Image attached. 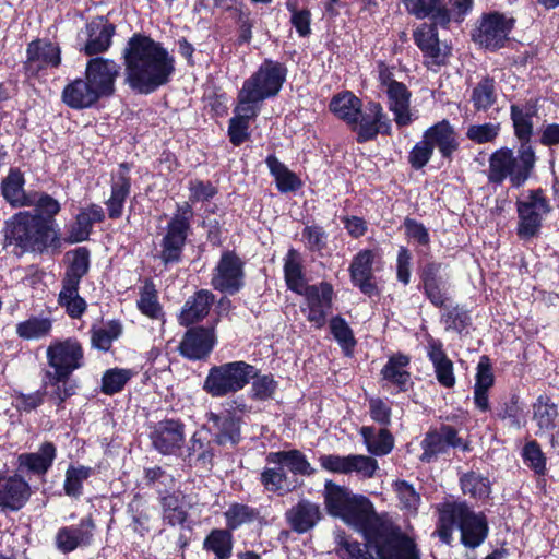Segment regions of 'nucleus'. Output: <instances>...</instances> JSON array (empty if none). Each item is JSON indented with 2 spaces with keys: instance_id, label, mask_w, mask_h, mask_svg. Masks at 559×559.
<instances>
[{
  "instance_id": "1",
  "label": "nucleus",
  "mask_w": 559,
  "mask_h": 559,
  "mask_svg": "<svg viewBox=\"0 0 559 559\" xmlns=\"http://www.w3.org/2000/svg\"><path fill=\"white\" fill-rule=\"evenodd\" d=\"M122 56L126 82L141 94H150L167 84L175 71L174 58L147 36L133 35Z\"/></svg>"
},
{
  "instance_id": "2",
  "label": "nucleus",
  "mask_w": 559,
  "mask_h": 559,
  "mask_svg": "<svg viewBox=\"0 0 559 559\" xmlns=\"http://www.w3.org/2000/svg\"><path fill=\"white\" fill-rule=\"evenodd\" d=\"M4 237L23 251L57 252L61 248L59 230L53 221L31 211L19 212L5 221Z\"/></svg>"
},
{
  "instance_id": "3",
  "label": "nucleus",
  "mask_w": 559,
  "mask_h": 559,
  "mask_svg": "<svg viewBox=\"0 0 559 559\" xmlns=\"http://www.w3.org/2000/svg\"><path fill=\"white\" fill-rule=\"evenodd\" d=\"M454 527L461 532V543L472 549L479 547L489 532L484 513L473 511L465 502H448L440 508L437 534L443 543H451Z\"/></svg>"
},
{
  "instance_id": "4",
  "label": "nucleus",
  "mask_w": 559,
  "mask_h": 559,
  "mask_svg": "<svg viewBox=\"0 0 559 559\" xmlns=\"http://www.w3.org/2000/svg\"><path fill=\"white\" fill-rule=\"evenodd\" d=\"M361 535L379 559H420L415 540L388 519L376 515Z\"/></svg>"
},
{
  "instance_id": "5",
  "label": "nucleus",
  "mask_w": 559,
  "mask_h": 559,
  "mask_svg": "<svg viewBox=\"0 0 559 559\" xmlns=\"http://www.w3.org/2000/svg\"><path fill=\"white\" fill-rule=\"evenodd\" d=\"M323 497L329 514L341 518L360 534L377 515L367 498L354 496L347 488L332 480L325 481Z\"/></svg>"
},
{
  "instance_id": "6",
  "label": "nucleus",
  "mask_w": 559,
  "mask_h": 559,
  "mask_svg": "<svg viewBox=\"0 0 559 559\" xmlns=\"http://www.w3.org/2000/svg\"><path fill=\"white\" fill-rule=\"evenodd\" d=\"M534 165L535 154L530 144L523 143L516 153L502 147L489 158L488 180L500 185L509 179L512 187L519 188L528 179Z\"/></svg>"
},
{
  "instance_id": "7",
  "label": "nucleus",
  "mask_w": 559,
  "mask_h": 559,
  "mask_svg": "<svg viewBox=\"0 0 559 559\" xmlns=\"http://www.w3.org/2000/svg\"><path fill=\"white\" fill-rule=\"evenodd\" d=\"M254 376L255 368L245 361L226 362L209 370L203 389L213 397H223L242 390Z\"/></svg>"
},
{
  "instance_id": "8",
  "label": "nucleus",
  "mask_w": 559,
  "mask_h": 559,
  "mask_svg": "<svg viewBox=\"0 0 559 559\" xmlns=\"http://www.w3.org/2000/svg\"><path fill=\"white\" fill-rule=\"evenodd\" d=\"M285 76L286 70L281 63L266 60L252 76L245 81L238 97L260 108L264 99L280 92Z\"/></svg>"
},
{
  "instance_id": "9",
  "label": "nucleus",
  "mask_w": 559,
  "mask_h": 559,
  "mask_svg": "<svg viewBox=\"0 0 559 559\" xmlns=\"http://www.w3.org/2000/svg\"><path fill=\"white\" fill-rule=\"evenodd\" d=\"M192 216V207L188 202L177 204L176 213L168 223L162 241L160 259L164 263H174L180 260Z\"/></svg>"
},
{
  "instance_id": "10",
  "label": "nucleus",
  "mask_w": 559,
  "mask_h": 559,
  "mask_svg": "<svg viewBox=\"0 0 559 559\" xmlns=\"http://www.w3.org/2000/svg\"><path fill=\"white\" fill-rule=\"evenodd\" d=\"M46 358L49 369L57 376H71L84 365V352L81 343L75 338L53 341L46 349Z\"/></svg>"
},
{
  "instance_id": "11",
  "label": "nucleus",
  "mask_w": 559,
  "mask_h": 559,
  "mask_svg": "<svg viewBox=\"0 0 559 559\" xmlns=\"http://www.w3.org/2000/svg\"><path fill=\"white\" fill-rule=\"evenodd\" d=\"M512 28V19L499 13H490L481 19L473 34V39L486 49L496 50L504 46Z\"/></svg>"
},
{
  "instance_id": "12",
  "label": "nucleus",
  "mask_w": 559,
  "mask_h": 559,
  "mask_svg": "<svg viewBox=\"0 0 559 559\" xmlns=\"http://www.w3.org/2000/svg\"><path fill=\"white\" fill-rule=\"evenodd\" d=\"M302 295L305 296V306H301L302 313L316 329H321L324 326L326 316L332 307V285L326 282L311 285Z\"/></svg>"
},
{
  "instance_id": "13",
  "label": "nucleus",
  "mask_w": 559,
  "mask_h": 559,
  "mask_svg": "<svg viewBox=\"0 0 559 559\" xmlns=\"http://www.w3.org/2000/svg\"><path fill=\"white\" fill-rule=\"evenodd\" d=\"M211 284L222 293H237L243 284V263L240 258L231 251L224 252L214 269Z\"/></svg>"
},
{
  "instance_id": "14",
  "label": "nucleus",
  "mask_w": 559,
  "mask_h": 559,
  "mask_svg": "<svg viewBox=\"0 0 559 559\" xmlns=\"http://www.w3.org/2000/svg\"><path fill=\"white\" fill-rule=\"evenodd\" d=\"M549 212V205L540 192H531L525 199L518 201L519 227L521 238L533 237L539 229L542 219Z\"/></svg>"
},
{
  "instance_id": "15",
  "label": "nucleus",
  "mask_w": 559,
  "mask_h": 559,
  "mask_svg": "<svg viewBox=\"0 0 559 559\" xmlns=\"http://www.w3.org/2000/svg\"><path fill=\"white\" fill-rule=\"evenodd\" d=\"M416 46L424 56L425 64L432 69L445 64L450 47L438 38L437 28L432 24H421L413 34Z\"/></svg>"
},
{
  "instance_id": "16",
  "label": "nucleus",
  "mask_w": 559,
  "mask_h": 559,
  "mask_svg": "<svg viewBox=\"0 0 559 559\" xmlns=\"http://www.w3.org/2000/svg\"><path fill=\"white\" fill-rule=\"evenodd\" d=\"M120 71L121 67L115 60L96 57L87 62L85 78L100 97H106L114 94Z\"/></svg>"
},
{
  "instance_id": "17",
  "label": "nucleus",
  "mask_w": 559,
  "mask_h": 559,
  "mask_svg": "<svg viewBox=\"0 0 559 559\" xmlns=\"http://www.w3.org/2000/svg\"><path fill=\"white\" fill-rule=\"evenodd\" d=\"M358 142L373 140L378 133H390L391 121L379 103L370 102L359 111L357 122L350 124Z\"/></svg>"
},
{
  "instance_id": "18",
  "label": "nucleus",
  "mask_w": 559,
  "mask_h": 559,
  "mask_svg": "<svg viewBox=\"0 0 559 559\" xmlns=\"http://www.w3.org/2000/svg\"><path fill=\"white\" fill-rule=\"evenodd\" d=\"M152 444L163 455H178L181 451L186 435L182 423L174 419L158 421L151 435Z\"/></svg>"
},
{
  "instance_id": "19",
  "label": "nucleus",
  "mask_w": 559,
  "mask_h": 559,
  "mask_svg": "<svg viewBox=\"0 0 559 559\" xmlns=\"http://www.w3.org/2000/svg\"><path fill=\"white\" fill-rule=\"evenodd\" d=\"M95 523L91 516L80 521L78 525L63 526L55 536L56 547L62 554H69L79 547L91 545L94 536Z\"/></svg>"
},
{
  "instance_id": "20",
  "label": "nucleus",
  "mask_w": 559,
  "mask_h": 559,
  "mask_svg": "<svg viewBox=\"0 0 559 559\" xmlns=\"http://www.w3.org/2000/svg\"><path fill=\"white\" fill-rule=\"evenodd\" d=\"M31 497V487L21 476H0V507L20 510Z\"/></svg>"
},
{
  "instance_id": "21",
  "label": "nucleus",
  "mask_w": 559,
  "mask_h": 559,
  "mask_svg": "<svg viewBox=\"0 0 559 559\" xmlns=\"http://www.w3.org/2000/svg\"><path fill=\"white\" fill-rule=\"evenodd\" d=\"M215 344L214 333L210 329L198 328L187 331L179 345L182 356L191 360L209 356Z\"/></svg>"
},
{
  "instance_id": "22",
  "label": "nucleus",
  "mask_w": 559,
  "mask_h": 559,
  "mask_svg": "<svg viewBox=\"0 0 559 559\" xmlns=\"http://www.w3.org/2000/svg\"><path fill=\"white\" fill-rule=\"evenodd\" d=\"M259 111V107L238 97L235 116L229 120L228 127V135L234 145H240L248 140L250 121L258 116Z\"/></svg>"
},
{
  "instance_id": "23",
  "label": "nucleus",
  "mask_w": 559,
  "mask_h": 559,
  "mask_svg": "<svg viewBox=\"0 0 559 559\" xmlns=\"http://www.w3.org/2000/svg\"><path fill=\"white\" fill-rule=\"evenodd\" d=\"M424 134L425 139H428L432 147H437L444 158H450L459 148L457 134L453 126L445 119L428 128Z\"/></svg>"
},
{
  "instance_id": "24",
  "label": "nucleus",
  "mask_w": 559,
  "mask_h": 559,
  "mask_svg": "<svg viewBox=\"0 0 559 559\" xmlns=\"http://www.w3.org/2000/svg\"><path fill=\"white\" fill-rule=\"evenodd\" d=\"M321 515L319 504L309 500H300L286 512V520L295 532L306 533L317 525Z\"/></svg>"
},
{
  "instance_id": "25",
  "label": "nucleus",
  "mask_w": 559,
  "mask_h": 559,
  "mask_svg": "<svg viewBox=\"0 0 559 559\" xmlns=\"http://www.w3.org/2000/svg\"><path fill=\"white\" fill-rule=\"evenodd\" d=\"M373 260L374 253L371 250H362L354 257L349 267L353 283L367 295H372L376 290L372 283Z\"/></svg>"
},
{
  "instance_id": "26",
  "label": "nucleus",
  "mask_w": 559,
  "mask_h": 559,
  "mask_svg": "<svg viewBox=\"0 0 559 559\" xmlns=\"http://www.w3.org/2000/svg\"><path fill=\"white\" fill-rule=\"evenodd\" d=\"M104 218L105 214L102 206L91 204L76 215L75 222L71 225L66 240L69 243L86 240L92 231L93 225L102 222Z\"/></svg>"
},
{
  "instance_id": "27",
  "label": "nucleus",
  "mask_w": 559,
  "mask_h": 559,
  "mask_svg": "<svg viewBox=\"0 0 559 559\" xmlns=\"http://www.w3.org/2000/svg\"><path fill=\"white\" fill-rule=\"evenodd\" d=\"M389 98V109L394 115V121L399 127L408 126L413 121L409 110L411 93L403 83H390L385 88Z\"/></svg>"
},
{
  "instance_id": "28",
  "label": "nucleus",
  "mask_w": 559,
  "mask_h": 559,
  "mask_svg": "<svg viewBox=\"0 0 559 559\" xmlns=\"http://www.w3.org/2000/svg\"><path fill=\"white\" fill-rule=\"evenodd\" d=\"M60 63V49L52 43L36 40L27 48L26 64L28 70L39 71L48 67H58Z\"/></svg>"
},
{
  "instance_id": "29",
  "label": "nucleus",
  "mask_w": 559,
  "mask_h": 559,
  "mask_svg": "<svg viewBox=\"0 0 559 559\" xmlns=\"http://www.w3.org/2000/svg\"><path fill=\"white\" fill-rule=\"evenodd\" d=\"M428 357L431 360L437 380L445 388H452L455 384L453 364L445 355L442 343L432 337L428 338Z\"/></svg>"
},
{
  "instance_id": "30",
  "label": "nucleus",
  "mask_w": 559,
  "mask_h": 559,
  "mask_svg": "<svg viewBox=\"0 0 559 559\" xmlns=\"http://www.w3.org/2000/svg\"><path fill=\"white\" fill-rule=\"evenodd\" d=\"M88 38L84 45L83 51L88 55H97L106 51L111 45V38L115 34V26L103 20L91 22L87 27Z\"/></svg>"
},
{
  "instance_id": "31",
  "label": "nucleus",
  "mask_w": 559,
  "mask_h": 559,
  "mask_svg": "<svg viewBox=\"0 0 559 559\" xmlns=\"http://www.w3.org/2000/svg\"><path fill=\"white\" fill-rule=\"evenodd\" d=\"M409 357L403 354L391 356L381 370L383 380L388 384L395 385L399 392L406 391L411 385V374L407 371Z\"/></svg>"
},
{
  "instance_id": "32",
  "label": "nucleus",
  "mask_w": 559,
  "mask_h": 559,
  "mask_svg": "<svg viewBox=\"0 0 559 559\" xmlns=\"http://www.w3.org/2000/svg\"><path fill=\"white\" fill-rule=\"evenodd\" d=\"M214 302V295L209 290H199L187 299L179 316L182 325H190L203 319Z\"/></svg>"
},
{
  "instance_id": "33",
  "label": "nucleus",
  "mask_w": 559,
  "mask_h": 559,
  "mask_svg": "<svg viewBox=\"0 0 559 559\" xmlns=\"http://www.w3.org/2000/svg\"><path fill=\"white\" fill-rule=\"evenodd\" d=\"M62 98L72 108H86L95 104L100 96L86 79H79L64 87Z\"/></svg>"
},
{
  "instance_id": "34",
  "label": "nucleus",
  "mask_w": 559,
  "mask_h": 559,
  "mask_svg": "<svg viewBox=\"0 0 559 559\" xmlns=\"http://www.w3.org/2000/svg\"><path fill=\"white\" fill-rule=\"evenodd\" d=\"M439 265L428 264L423 271V283L425 294L428 299L437 307L444 306L447 301V284L439 275Z\"/></svg>"
},
{
  "instance_id": "35",
  "label": "nucleus",
  "mask_w": 559,
  "mask_h": 559,
  "mask_svg": "<svg viewBox=\"0 0 559 559\" xmlns=\"http://www.w3.org/2000/svg\"><path fill=\"white\" fill-rule=\"evenodd\" d=\"M24 177L19 170H11L2 182V194L4 199L15 207L31 206L34 202L32 193L24 191Z\"/></svg>"
},
{
  "instance_id": "36",
  "label": "nucleus",
  "mask_w": 559,
  "mask_h": 559,
  "mask_svg": "<svg viewBox=\"0 0 559 559\" xmlns=\"http://www.w3.org/2000/svg\"><path fill=\"white\" fill-rule=\"evenodd\" d=\"M163 509V520L171 526L190 528L188 524V506L181 495H167L160 499Z\"/></svg>"
},
{
  "instance_id": "37",
  "label": "nucleus",
  "mask_w": 559,
  "mask_h": 559,
  "mask_svg": "<svg viewBox=\"0 0 559 559\" xmlns=\"http://www.w3.org/2000/svg\"><path fill=\"white\" fill-rule=\"evenodd\" d=\"M266 463L280 464L287 467L293 474L311 475L314 472L305 454L298 450L270 452Z\"/></svg>"
},
{
  "instance_id": "38",
  "label": "nucleus",
  "mask_w": 559,
  "mask_h": 559,
  "mask_svg": "<svg viewBox=\"0 0 559 559\" xmlns=\"http://www.w3.org/2000/svg\"><path fill=\"white\" fill-rule=\"evenodd\" d=\"M69 265L67 267L62 284L80 285L81 280L90 269V252L86 248L80 247L67 253Z\"/></svg>"
},
{
  "instance_id": "39",
  "label": "nucleus",
  "mask_w": 559,
  "mask_h": 559,
  "mask_svg": "<svg viewBox=\"0 0 559 559\" xmlns=\"http://www.w3.org/2000/svg\"><path fill=\"white\" fill-rule=\"evenodd\" d=\"M56 457V448L52 443H44L38 452L23 453L19 456L20 466L35 474H45Z\"/></svg>"
},
{
  "instance_id": "40",
  "label": "nucleus",
  "mask_w": 559,
  "mask_h": 559,
  "mask_svg": "<svg viewBox=\"0 0 559 559\" xmlns=\"http://www.w3.org/2000/svg\"><path fill=\"white\" fill-rule=\"evenodd\" d=\"M210 420L213 423L214 427L217 429L215 433V441L221 444H236L239 441L240 437V425L239 420L230 415L229 413H225L222 415L210 414Z\"/></svg>"
},
{
  "instance_id": "41",
  "label": "nucleus",
  "mask_w": 559,
  "mask_h": 559,
  "mask_svg": "<svg viewBox=\"0 0 559 559\" xmlns=\"http://www.w3.org/2000/svg\"><path fill=\"white\" fill-rule=\"evenodd\" d=\"M260 480L267 491L284 496L294 490L295 484L290 481L280 464H267L261 473Z\"/></svg>"
},
{
  "instance_id": "42",
  "label": "nucleus",
  "mask_w": 559,
  "mask_h": 559,
  "mask_svg": "<svg viewBox=\"0 0 559 559\" xmlns=\"http://www.w3.org/2000/svg\"><path fill=\"white\" fill-rule=\"evenodd\" d=\"M361 108V100L350 92L335 96L330 103L331 111L348 124L358 121Z\"/></svg>"
},
{
  "instance_id": "43",
  "label": "nucleus",
  "mask_w": 559,
  "mask_h": 559,
  "mask_svg": "<svg viewBox=\"0 0 559 559\" xmlns=\"http://www.w3.org/2000/svg\"><path fill=\"white\" fill-rule=\"evenodd\" d=\"M284 273L290 290L300 295L309 287L306 284L300 257L294 249H290L285 257Z\"/></svg>"
},
{
  "instance_id": "44",
  "label": "nucleus",
  "mask_w": 559,
  "mask_h": 559,
  "mask_svg": "<svg viewBox=\"0 0 559 559\" xmlns=\"http://www.w3.org/2000/svg\"><path fill=\"white\" fill-rule=\"evenodd\" d=\"M130 180L124 173H120L114 178L111 194L106 202L110 218H119L122 215L123 204L130 193Z\"/></svg>"
},
{
  "instance_id": "45",
  "label": "nucleus",
  "mask_w": 559,
  "mask_h": 559,
  "mask_svg": "<svg viewBox=\"0 0 559 559\" xmlns=\"http://www.w3.org/2000/svg\"><path fill=\"white\" fill-rule=\"evenodd\" d=\"M265 163L275 179L277 189L281 192L295 191L301 187V181L297 175L290 171L275 156H267Z\"/></svg>"
},
{
  "instance_id": "46",
  "label": "nucleus",
  "mask_w": 559,
  "mask_h": 559,
  "mask_svg": "<svg viewBox=\"0 0 559 559\" xmlns=\"http://www.w3.org/2000/svg\"><path fill=\"white\" fill-rule=\"evenodd\" d=\"M360 433L368 451L374 455H385L393 449V437L386 429L378 433L371 427H362Z\"/></svg>"
},
{
  "instance_id": "47",
  "label": "nucleus",
  "mask_w": 559,
  "mask_h": 559,
  "mask_svg": "<svg viewBox=\"0 0 559 559\" xmlns=\"http://www.w3.org/2000/svg\"><path fill=\"white\" fill-rule=\"evenodd\" d=\"M460 484L462 491L474 499H486L491 492L490 480L476 472L463 474L460 478Z\"/></svg>"
},
{
  "instance_id": "48",
  "label": "nucleus",
  "mask_w": 559,
  "mask_h": 559,
  "mask_svg": "<svg viewBox=\"0 0 559 559\" xmlns=\"http://www.w3.org/2000/svg\"><path fill=\"white\" fill-rule=\"evenodd\" d=\"M204 548L217 559H228L233 550V536L226 530H213L204 540Z\"/></svg>"
},
{
  "instance_id": "49",
  "label": "nucleus",
  "mask_w": 559,
  "mask_h": 559,
  "mask_svg": "<svg viewBox=\"0 0 559 559\" xmlns=\"http://www.w3.org/2000/svg\"><path fill=\"white\" fill-rule=\"evenodd\" d=\"M58 302L71 318H80L86 309L85 300L79 295V285L62 284Z\"/></svg>"
},
{
  "instance_id": "50",
  "label": "nucleus",
  "mask_w": 559,
  "mask_h": 559,
  "mask_svg": "<svg viewBox=\"0 0 559 559\" xmlns=\"http://www.w3.org/2000/svg\"><path fill=\"white\" fill-rule=\"evenodd\" d=\"M69 374L57 376L53 372L46 371L43 378V384L49 389V395L58 404L66 401L73 393V386L69 383Z\"/></svg>"
},
{
  "instance_id": "51",
  "label": "nucleus",
  "mask_w": 559,
  "mask_h": 559,
  "mask_svg": "<svg viewBox=\"0 0 559 559\" xmlns=\"http://www.w3.org/2000/svg\"><path fill=\"white\" fill-rule=\"evenodd\" d=\"M136 304L139 310L146 317L152 319H159L162 317V307L158 302L155 285L152 282L144 283Z\"/></svg>"
},
{
  "instance_id": "52",
  "label": "nucleus",
  "mask_w": 559,
  "mask_h": 559,
  "mask_svg": "<svg viewBox=\"0 0 559 559\" xmlns=\"http://www.w3.org/2000/svg\"><path fill=\"white\" fill-rule=\"evenodd\" d=\"M557 406L548 397L540 396L534 404V420L542 431H549L556 426Z\"/></svg>"
},
{
  "instance_id": "53",
  "label": "nucleus",
  "mask_w": 559,
  "mask_h": 559,
  "mask_svg": "<svg viewBox=\"0 0 559 559\" xmlns=\"http://www.w3.org/2000/svg\"><path fill=\"white\" fill-rule=\"evenodd\" d=\"M495 82L492 79L484 78L472 92L471 100L477 110H488L496 102Z\"/></svg>"
},
{
  "instance_id": "54",
  "label": "nucleus",
  "mask_w": 559,
  "mask_h": 559,
  "mask_svg": "<svg viewBox=\"0 0 559 559\" xmlns=\"http://www.w3.org/2000/svg\"><path fill=\"white\" fill-rule=\"evenodd\" d=\"M226 525L229 530H236L241 525L252 523L259 516V512L246 504L234 503L224 513Z\"/></svg>"
},
{
  "instance_id": "55",
  "label": "nucleus",
  "mask_w": 559,
  "mask_h": 559,
  "mask_svg": "<svg viewBox=\"0 0 559 559\" xmlns=\"http://www.w3.org/2000/svg\"><path fill=\"white\" fill-rule=\"evenodd\" d=\"M91 333L92 346L106 352L121 334V326L117 322H108L99 328H94Z\"/></svg>"
},
{
  "instance_id": "56",
  "label": "nucleus",
  "mask_w": 559,
  "mask_h": 559,
  "mask_svg": "<svg viewBox=\"0 0 559 559\" xmlns=\"http://www.w3.org/2000/svg\"><path fill=\"white\" fill-rule=\"evenodd\" d=\"M51 321L46 318L33 317L16 325V333L24 340L40 338L49 334Z\"/></svg>"
},
{
  "instance_id": "57",
  "label": "nucleus",
  "mask_w": 559,
  "mask_h": 559,
  "mask_svg": "<svg viewBox=\"0 0 559 559\" xmlns=\"http://www.w3.org/2000/svg\"><path fill=\"white\" fill-rule=\"evenodd\" d=\"M189 462L194 461L206 467L211 464L213 459V452L211 449L210 441L202 437L200 432H195L190 440V444L188 447V455Z\"/></svg>"
},
{
  "instance_id": "58",
  "label": "nucleus",
  "mask_w": 559,
  "mask_h": 559,
  "mask_svg": "<svg viewBox=\"0 0 559 559\" xmlns=\"http://www.w3.org/2000/svg\"><path fill=\"white\" fill-rule=\"evenodd\" d=\"M330 330L345 354L349 355L356 341L347 322L341 317H334L330 320Z\"/></svg>"
},
{
  "instance_id": "59",
  "label": "nucleus",
  "mask_w": 559,
  "mask_h": 559,
  "mask_svg": "<svg viewBox=\"0 0 559 559\" xmlns=\"http://www.w3.org/2000/svg\"><path fill=\"white\" fill-rule=\"evenodd\" d=\"M92 468L86 466H70L66 473L64 491L68 496L78 497L82 492L83 483L91 476Z\"/></svg>"
},
{
  "instance_id": "60",
  "label": "nucleus",
  "mask_w": 559,
  "mask_h": 559,
  "mask_svg": "<svg viewBox=\"0 0 559 559\" xmlns=\"http://www.w3.org/2000/svg\"><path fill=\"white\" fill-rule=\"evenodd\" d=\"M133 372L130 369L114 368L107 370L102 379V389L106 394H115L123 389L131 379Z\"/></svg>"
},
{
  "instance_id": "61",
  "label": "nucleus",
  "mask_w": 559,
  "mask_h": 559,
  "mask_svg": "<svg viewBox=\"0 0 559 559\" xmlns=\"http://www.w3.org/2000/svg\"><path fill=\"white\" fill-rule=\"evenodd\" d=\"M335 539L338 546L336 551L341 556H347L348 559H374L367 550V543L362 546L358 542L349 540L343 533H337Z\"/></svg>"
},
{
  "instance_id": "62",
  "label": "nucleus",
  "mask_w": 559,
  "mask_h": 559,
  "mask_svg": "<svg viewBox=\"0 0 559 559\" xmlns=\"http://www.w3.org/2000/svg\"><path fill=\"white\" fill-rule=\"evenodd\" d=\"M378 469V462L367 455L350 454L348 461V474L356 473L362 478H371Z\"/></svg>"
},
{
  "instance_id": "63",
  "label": "nucleus",
  "mask_w": 559,
  "mask_h": 559,
  "mask_svg": "<svg viewBox=\"0 0 559 559\" xmlns=\"http://www.w3.org/2000/svg\"><path fill=\"white\" fill-rule=\"evenodd\" d=\"M499 130L500 127L498 123L488 122L484 124H472L466 131V136L475 143L483 144L493 141L497 138Z\"/></svg>"
},
{
  "instance_id": "64",
  "label": "nucleus",
  "mask_w": 559,
  "mask_h": 559,
  "mask_svg": "<svg viewBox=\"0 0 559 559\" xmlns=\"http://www.w3.org/2000/svg\"><path fill=\"white\" fill-rule=\"evenodd\" d=\"M421 448L424 452L420 456V460L425 462H430L439 453H443L447 450L442 436L439 431L427 433L421 442Z\"/></svg>"
}]
</instances>
